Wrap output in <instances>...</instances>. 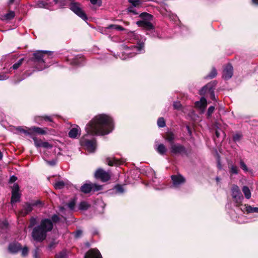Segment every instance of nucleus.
Returning <instances> with one entry per match:
<instances>
[{
	"mask_svg": "<svg viewBox=\"0 0 258 258\" xmlns=\"http://www.w3.org/2000/svg\"><path fill=\"white\" fill-rule=\"evenodd\" d=\"M113 129L112 118L105 114H99L93 118L86 125L87 134L80 140L81 146L89 153L94 152L97 148L96 139L90 136L104 135Z\"/></svg>",
	"mask_w": 258,
	"mask_h": 258,
	"instance_id": "obj_1",
	"label": "nucleus"
},
{
	"mask_svg": "<svg viewBox=\"0 0 258 258\" xmlns=\"http://www.w3.org/2000/svg\"><path fill=\"white\" fill-rule=\"evenodd\" d=\"M53 223L49 219H42L39 225L34 227L31 233L33 239L37 242L43 241L47 236V233L53 229Z\"/></svg>",
	"mask_w": 258,
	"mask_h": 258,
	"instance_id": "obj_2",
	"label": "nucleus"
},
{
	"mask_svg": "<svg viewBox=\"0 0 258 258\" xmlns=\"http://www.w3.org/2000/svg\"><path fill=\"white\" fill-rule=\"evenodd\" d=\"M52 52L48 51H37L33 54L34 55V61L36 63H40L43 64V66L40 67H37V69L38 71L42 70L45 68V63L47 58L50 57L51 55Z\"/></svg>",
	"mask_w": 258,
	"mask_h": 258,
	"instance_id": "obj_3",
	"label": "nucleus"
},
{
	"mask_svg": "<svg viewBox=\"0 0 258 258\" xmlns=\"http://www.w3.org/2000/svg\"><path fill=\"white\" fill-rule=\"evenodd\" d=\"M140 17L142 20L136 22L138 26L143 27L147 30L154 29V26L151 22L153 19L152 15L147 13H142L140 15Z\"/></svg>",
	"mask_w": 258,
	"mask_h": 258,
	"instance_id": "obj_4",
	"label": "nucleus"
},
{
	"mask_svg": "<svg viewBox=\"0 0 258 258\" xmlns=\"http://www.w3.org/2000/svg\"><path fill=\"white\" fill-rule=\"evenodd\" d=\"M70 9L77 15L84 20H86L87 17L81 8V4L79 3L72 2L70 5Z\"/></svg>",
	"mask_w": 258,
	"mask_h": 258,
	"instance_id": "obj_5",
	"label": "nucleus"
},
{
	"mask_svg": "<svg viewBox=\"0 0 258 258\" xmlns=\"http://www.w3.org/2000/svg\"><path fill=\"white\" fill-rule=\"evenodd\" d=\"M124 47L125 49L124 53L131 57L135 56L136 54L142 53L144 51L143 44H140L138 46L131 45L130 46H125Z\"/></svg>",
	"mask_w": 258,
	"mask_h": 258,
	"instance_id": "obj_6",
	"label": "nucleus"
},
{
	"mask_svg": "<svg viewBox=\"0 0 258 258\" xmlns=\"http://www.w3.org/2000/svg\"><path fill=\"white\" fill-rule=\"evenodd\" d=\"M102 189V186L92 183L90 182L84 184L81 187V190L85 194L89 193L92 190L94 191H98Z\"/></svg>",
	"mask_w": 258,
	"mask_h": 258,
	"instance_id": "obj_7",
	"label": "nucleus"
},
{
	"mask_svg": "<svg viewBox=\"0 0 258 258\" xmlns=\"http://www.w3.org/2000/svg\"><path fill=\"white\" fill-rule=\"evenodd\" d=\"M231 191L232 198L234 201L237 205L240 204L242 203L243 198L238 186L236 185H233Z\"/></svg>",
	"mask_w": 258,
	"mask_h": 258,
	"instance_id": "obj_8",
	"label": "nucleus"
},
{
	"mask_svg": "<svg viewBox=\"0 0 258 258\" xmlns=\"http://www.w3.org/2000/svg\"><path fill=\"white\" fill-rule=\"evenodd\" d=\"M20 187L17 183H15L12 190V197L11 203L13 205L15 203L20 201L21 198V194L19 192Z\"/></svg>",
	"mask_w": 258,
	"mask_h": 258,
	"instance_id": "obj_9",
	"label": "nucleus"
},
{
	"mask_svg": "<svg viewBox=\"0 0 258 258\" xmlns=\"http://www.w3.org/2000/svg\"><path fill=\"white\" fill-rule=\"evenodd\" d=\"M214 85V83H208L200 90V94L201 95H203L207 92L210 93L211 95V99L213 100H215L216 98L214 91V89L213 88Z\"/></svg>",
	"mask_w": 258,
	"mask_h": 258,
	"instance_id": "obj_10",
	"label": "nucleus"
},
{
	"mask_svg": "<svg viewBox=\"0 0 258 258\" xmlns=\"http://www.w3.org/2000/svg\"><path fill=\"white\" fill-rule=\"evenodd\" d=\"M170 152L174 154H185L186 153L185 148L180 144H172L170 147Z\"/></svg>",
	"mask_w": 258,
	"mask_h": 258,
	"instance_id": "obj_11",
	"label": "nucleus"
},
{
	"mask_svg": "<svg viewBox=\"0 0 258 258\" xmlns=\"http://www.w3.org/2000/svg\"><path fill=\"white\" fill-rule=\"evenodd\" d=\"M95 177L96 178L100 179L103 182H106L110 179V175L108 172L102 169H99L95 172Z\"/></svg>",
	"mask_w": 258,
	"mask_h": 258,
	"instance_id": "obj_12",
	"label": "nucleus"
},
{
	"mask_svg": "<svg viewBox=\"0 0 258 258\" xmlns=\"http://www.w3.org/2000/svg\"><path fill=\"white\" fill-rule=\"evenodd\" d=\"M29 131L31 132H35L40 135H46L48 134H53L54 132L53 130H49L47 127L41 128L39 127L32 126L29 129Z\"/></svg>",
	"mask_w": 258,
	"mask_h": 258,
	"instance_id": "obj_13",
	"label": "nucleus"
},
{
	"mask_svg": "<svg viewBox=\"0 0 258 258\" xmlns=\"http://www.w3.org/2000/svg\"><path fill=\"white\" fill-rule=\"evenodd\" d=\"M171 178L173 181V185L175 187H178L185 181L184 177L181 174L173 175L171 176Z\"/></svg>",
	"mask_w": 258,
	"mask_h": 258,
	"instance_id": "obj_14",
	"label": "nucleus"
},
{
	"mask_svg": "<svg viewBox=\"0 0 258 258\" xmlns=\"http://www.w3.org/2000/svg\"><path fill=\"white\" fill-rule=\"evenodd\" d=\"M84 258H102L100 251L96 248L91 249L86 253Z\"/></svg>",
	"mask_w": 258,
	"mask_h": 258,
	"instance_id": "obj_15",
	"label": "nucleus"
},
{
	"mask_svg": "<svg viewBox=\"0 0 258 258\" xmlns=\"http://www.w3.org/2000/svg\"><path fill=\"white\" fill-rule=\"evenodd\" d=\"M233 75V67L230 64H228L224 69L223 72V77L228 80L232 77Z\"/></svg>",
	"mask_w": 258,
	"mask_h": 258,
	"instance_id": "obj_16",
	"label": "nucleus"
},
{
	"mask_svg": "<svg viewBox=\"0 0 258 258\" xmlns=\"http://www.w3.org/2000/svg\"><path fill=\"white\" fill-rule=\"evenodd\" d=\"M33 207L32 203H26L23 206V208L21 211L20 214L22 216H25L32 211Z\"/></svg>",
	"mask_w": 258,
	"mask_h": 258,
	"instance_id": "obj_17",
	"label": "nucleus"
},
{
	"mask_svg": "<svg viewBox=\"0 0 258 258\" xmlns=\"http://www.w3.org/2000/svg\"><path fill=\"white\" fill-rule=\"evenodd\" d=\"M70 184V183L68 180H59L56 181L54 184V186L56 189H60L64 188L65 186L68 187Z\"/></svg>",
	"mask_w": 258,
	"mask_h": 258,
	"instance_id": "obj_18",
	"label": "nucleus"
},
{
	"mask_svg": "<svg viewBox=\"0 0 258 258\" xmlns=\"http://www.w3.org/2000/svg\"><path fill=\"white\" fill-rule=\"evenodd\" d=\"M21 249V246L18 242L12 243L9 245V250L13 253H16Z\"/></svg>",
	"mask_w": 258,
	"mask_h": 258,
	"instance_id": "obj_19",
	"label": "nucleus"
},
{
	"mask_svg": "<svg viewBox=\"0 0 258 258\" xmlns=\"http://www.w3.org/2000/svg\"><path fill=\"white\" fill-rule=\"evenodd\" d=\"M80 129L77 126L76 127H74L70 131L69 133V136L71 138H76L78 135L80 134Z\"/></svg>",
	"mask_w": 258,
	"mask_h": 258,
	"instance_id": "obj_20",
	"label": "nucleus"
},
{
	"mask_svg": "<svg viewBox=\"0 0 258 258\" xmlns=\"http://www.w3.org/2000/svg\"><path fill=\"white\" fill-rule=\"evenodd\" d=\"M206 105L207 100L204 97H202L200 101L195 102V106L200 109H204Z\"/></svg>",
	"mask_w": 258,
	"mask_h": 258,
	"instance_id": "obj_21",
	"label": "nucleus"
},
{
	"mask_svg": "<svg viewBox=\"0 0 258 258\" xmlns=\"http://www.w3.org/2000/svg\"><path fill=\"white\" fill-rule=\"evenodd\" d=\"M165 140L169 142L171 145L174 144V141L175 139V135L171 132H168L165 136Z\"/></svg>",
	"mask_w": 258,
	"mask_h": 258,
	"instance_id": "obj_22",
	"label": "nucleus"
},
{
	"mask_svg": "<svg viewBox=\"0 0 258 258\" xmlns=\"http://www.w3.org/2000/svg\"><path fill=\"white\" fill-rule=\"evenodd\" d=\"M43 119L45 121L52 122V118L50 116H37L35 117V121L38 124L42 123V120Z\"/></svg>",
	"mask_w": 258,
	"mask_h": 258,
	"instance_id": "obj_23",
	"label": "nucleus"
},
{
	"mask_svg": "<svg viewBox=\"0 0 258 258\" xmlns=\"http://www.w3.org/2000/svg\"><path fill=\"white\" fill-rule=\"evenodd\" d=\"M36 6L39 8H45L48 9H50L51 7L50 4L43 1H38Z\"/></svg>",
	"mask_w": 258,
	"mask_h": 258,
	"instance_id": "obj_24",
	"label": "nucleus"
},
{
	"mask_svg": "<svg viewBox=\"0 0 258 258\" xmlns=\"http://www.w3.org/2000/svg\"><path fill=\"white\" fill-rule=\"evenodd\" d=\"M156 151L161 155H165L167 152V148L163 144H159L156 148Z\"/></svg>",
	"mask_w": 258,
	"mask_h": 258,
	"instance_id": "obj_25",
	"label": "nucleus"
},
{
	"mask_svg": "<svg viewBox=\"0 0 258 258\" xmlns=\"http://www.w3.org/2000/svg\"><path fill=\"white\" fill-rule=\"evenodd\" d=\"M242 191L245 197L247 199H249L251 197V192L249 188L246 186H244L242 187Z\"/></svg>",
	"mask_w": 258,
	"mask_h": 258,
	"instance_id": "obj_26",
	"label": "nucleus"
},
{
	"mask_svg": "<svg viewBox=\"0 0 258 258\" xmlns=\"http://www.w3.org/2000/svg\"><path fill=\"white\" fill-rule=\"evenodd\" d=\"M245 211L247 213H258V208L248 206L245 207Z\"/></svg>",
	"mask_w": 258,
	"mask_h": 258,
	"instance_id": "obj_27",
	"label": "nucleus"
},
{
	"mask_svg": "<svg viewBox=\"0 0 258 258\" xmlns=\"http://www.w3.org/2000/svg\"><path fill=\"white\" fill-rule=\"evenodd\" d=\"M90 207L89 204L87 203L86 202H82L80 203L79 205V209L80 210H87Z\"/></svg>",
	"mask_w": 258,
	"mask_h": 258,
	"instance_id": "obj_28",
	"label": "nucleus"
},
{
	"mask_svg": "<svg viewBox=\"0 0 258 258\" xmlns=\"http://www.w3.org/2000/svg\"><path fill=\"white\" fill-rule=\"evenodd\" d=\"M83 60V57L81 56H77L75 57L72 63L74 65H80L81 64L82 61Z\"/></svg>",
	"mask_w": 258,
	"mask_h": 258,
	"instance_id": "obj_29",
	"label": "nucleus"
},
{
	"mask_svg": "<svg viewBox=\"0 0 258 258\" xmlns=\"http://www.w3.org/2000/svg\"><path fill=\"white\" fill-rule=\"evenodd\" d=\"M76 203V199L74 198L72 199L68 204H67L68 207L70 209V210L72 211L74 209Z\"/></svg>",
	"mask_w": 258,
	"mask_h": 258,
	"instance_id": "obj_30",
	"label": "nucleus"
},
{
	"mask_svg": "<svg viewBox=\"0 0 258 258\" xmlns=\"http://www.w3.org/2000/svg\"><path fill=\"white\" fill-rule=\"evenodd\" d=\"M130 4H132L131 6L139 7L142 4V0H128Z\"/></svg>",
	"mask_w": 258,
	"mask_h": 258,
	"instance_id": "obj_31",
	"label": "nucleus"
},
{
	"mask_svg": "<svg viewBox=\"0 0 258 258\" xmlns=\"http://www.w3.org/2000/svg\"><path fill=\"white\" fill-rule=\"evenodd\" d=\"M107 29H114L118 31H122L124 30V28L118 25H110L107 27Z\"/></svg>",
	"mask_w": 258,
	"mask_h": 258,
	"instance_id": "obj_32",
	"label": "nucleus"
},
{
	"mask_svg": "<svg viewBox=\"0 0 258 258\" xmlns=\"http://www.w3.org/2000/svg\"><path fill=\"white\" fill-rule=\"evenodd\" d=\"M23 60V58L19 59L17 62L13 65L11 68H12L13 70H17L22 65Z\"/></svg>",
	"mask_w": 258,
	"mask_h": 258,
	"instance_id": "obj_33",
	"label": "nucleus"
},
{
	"mask_svg": "<svg viewBox=\"0 0 258 258\" xmlns=\"http://www.w3.org/2000/svg\"><path fill=\"white\" fill-rule=\"evenodd\" d=\"M217 75V71L215 68H213L211 73L208 75L206 78L212 79L214 78Z\"/></svg>",
	"mask_w": 258,
	"mask_h": 258,
	"instance_id": "obj_34",
	"label": "nucleus"
},
{
	"mask_svg": "<svg viewBox=\"0 0 258 258\" xmlns=\"http://www.w3.org/2000/svg\"><path fill=\"white\" fill-rule=\"evenodd\" d=\"M15 16V12L14 11H10L5 15V18L8 20H11L14 18Z\"/></svg>",
	"mask_w": 258,
	"mask_h": 258,
	"instance_id": "obj_35",
	"label": "nucleus"
},
{
	"mask_svg": "<svg viewBox=\"0 0 258 258\" xmlns=\"http://www.w3.org/2000/svg\"><path fill=\"white\" fill-rule=\"evenodd\" d=\"M157 124L160 127H163L165 126V120L163 117H160L158 119Z\"/></svg>",
	"mask_w": 258,
	"mask_h": 258,
	"instance_id": "obj_36",
	"label": "nucleus"
},
{
	"mask_svg": "<svg viewBox=\"0 0 258 258\" xmlns=\"http://www.w3.org/2000/svg\"><path fill=\"white\" fill-rule=\"evenodd\" d=\"M33 139L34 142V144L37 147H41V144L43 142V141L41 140H38L36 137H33Z\"/></svg>",
	"mask_w": 258,
	"mask_h": 258,
	"instance_id": "obj_37",
	"label": "nucleus"
},
{
	"mask_svg": "<svg viewBox=\"0 0 258 258\" xmlns=\"http://www.w3.org/2000/svg\"><path fill=\"white\" fill-rule=\"evenodd\" d=\"M67 254L66 251H62L56 254L55 258H67Z\"/></svg>",
	"mask_w": 258,
	"mask_h": 258,
	"instance_id": "obj_38",
	"label": "nucleus"
},
{
	"mask_svg": "<svg viewBox=\"0 0 258 258\" xmlns=\"http://www.w3.org/2000/svg\"><path fill=\"white\" fill-rule=\"evenodd\" d=\"M242 138V135L240 134L237 133L233 136V140L234 142L239 141Z\"/></svg>",
	"mask_w": 258,
	"mask_h": 258,
	"instance_id": "obj_39",
	"label": "nucleus"
},
{
	"mask_svg": "<svg viewBox=\"0 0 258 258\" xmlns=\"http://www.w3.org/2000/svg\"><path fill=\"white\" fill-rule=\"evenodd\" d=\"M107 161H123L122 159H118L114 156L109 157L107 158Z\"/></svg>",
	"mask_w": 258,
	"mask_h": 258,
	"instance_id": "obj_40",
	"label": "nucleus"
},
{
	"mask_svg": "<svg viewBox=\"0 0 258 258\" xmlns=\"http://www.w3.org/2000/svg\"><path fill=\"white\" fill-rule=\"evenodd\" d=\"M36 223H37V218H34V217L31 218L30 219V225L29 226V228L33 227L36 224Z\"/></svg>",
	"mask_w": 258,
	"mask_h": 258,
	"instance_id": "obj_41",
	"label": "nucleus"
},
{
	"mask_svg": "<svg viewBox=\"0 0 258 258\" xmlns=\"http://www.w3.org/2000/svg\"><path fill=\"white\" fill-rule=\"evenodd\" d=\"M90 3L93 5H98V6H100L102 4L101 0H89Z\"/></svg>",
	"mask_w": 258,
	"mask_h": 258,
	"instance_id": "obj_42",
	"label": "nucleus"
},
{
	"mask_svg": "<svg viewBox=\"0 0 258 258\" xmlns=\"http://www.w3.org/2000/svg\"><path fill=\"white\" fill-rule=\"evenodd\" d=\"M52 145H50L48 142H43L41 144V147L44 148H52Z\"/></svg>",
	"mask_w": 258,
	"mask_h": 258,
	"instance_id": "obj_43",
	"label": "nucleus"
},
{
	"mask_svg": "<svg viewBox=\"0 0 258 258\" xmlns=\"http://www.w3.org/2000/svg\"><path fill=\"white\" fill-rule=\"evenodd\" d=\"M240 167L245 172H251V170L248 169L244 162H240Z\"/></svg>",
	"mask_w": 258,
	"mask_h": 258,
	"instance_id": "obj_44",
	"label": "nucleus"
},
{
	"mask_svg": "<svg viewBox=\"0 0 258 258\" xmlns=\"http://www.w3.org/2000/svg\"><path fill=\"white\" fill-rule=\"evenodd\" d=\"M215 109V107L213 106H211L209 107L207 111V115L209 117L211 115V114L213 113Z\"/></svg>",
	"mask_w": 258,
	"mask_h": 258,
	"instance_id": "obj_45",
	"label": "nucleus"
},
{
	"mask_svg": "<svg viewBox=\"0 0 258 258\" xmlns=\"http://www.w3.org/2000/svg\"><path fill=\"white\" fill-rule=\"evenodd\" d=\"M136 7L130 6L128 8L127 10L129 12L132 13L135 15L138 14V13L136 12V9H135Z\"/></svg>",
	"mask_w": 258,
	"mask_h": 258,
	"instance_id": "obj_46",
	"label": "nucleus"
},
{
	"mask_svg": "<svg viewBox=\"0 0 258 258\" xmlns=\"http://www.w3.org/2000/svg\"><path fill=\"white\" fill-rule=\"evenodd\" d=\"M53 1L55 4H59V7H62L64 5L63 0H54Z\"/></svg>",
	"mask_w": 258,
	"mask_h": 258,
	"instance_id": "obj_47",
	"label": "nucleus"
},
{
	"mask_svg": "<svg viewBox=\"0 0 258 258\" xmlns=\"http://www.w3.org/2000/svg\"><path fill=\"white\" fill-rule=\"evenodd\" d=\"M230 173L231 174H237L238 173V169L236 166H231L230 168Z\"/></svg>",
	"mask_w": 258,
	"mask_h": 258,
	"instance_id": "obj_48",
	"label": "nucleus"
},
{
	"mask_svg": "<svg viewBox=\"0 0 258 258\" xmlns=\"http://www.w3.org/2000/svg\"><path fill=\"white\" fill-rule=\"evenodd\" d=\"M115 189L116 191L119 193H122L124 191L123 187L121 185H118L116 186Z\"/></svg>",
	"mask_w": 258,
	"mask_h": 258,
	"instance_id": "obj_49",
	"label": "nucleus"
},
{
	"mask_svg": "<svg viewBox=\"0 0 258 258\" xmlns=\"http://www.w3.org/2000/svg\"><path fill=\"white\" fill-rule=\"evenodd\" d=\"M28 253V249L27 247H24L22 250V255L24 256L27 255Z\"/></svg>",
	"mask_w": 258,
	"mask_h": 258,
	"instance_id": "obj_50",
	"label": "nucleus"
},
{
	"mask_svg": "<svg viewBox=\"0 0 258 258\" xmlns=\"http://www.w3.org/2000/svg\"><path fill=\"white\" fill-rule=\"evenodd\" d=\"M173 107L175 109H179L181 107V104L179 102H175L173 104Z\"/></svg>",
	"mask_w": 258,
	"mask_h": 258,
	"instance_id": "obj_51",
	"label": "nucleus"
},
{
	"mask_svg": "<svg viewBox=\"0 0 258 258\" xmlns=\"http://www.w3.org/2000/svg\"><path fill=\"white\" fill-rule=\"evenodd\" d=\"M8 225V223L7 221H0V227L2 228L4 227H7Z\"/></svg>",
	"mask_w": 258,
	"mask_h": 258,
	"instance_id": "obj_52",
	"label": "nucleus"
},
{
	"mask_svg": "<svg viewBox=\"0 0 258 258\" xmlns=\"http://www.w3.org/2000/svg\"><path fill=\"white\" fill-rule=\"evenodd\" d=\"M52 220L54 222H56L59 221V218L57 215H54L52 216Z\"/></svg>",
	"mask_w": 258,
	"mask_h": 258,
	"instance_id": "obj_53",
	"label": "nucleus"
},
{
	"mask_svg": "<svg viewBox=\"0 0 258 258\" xmlns=\"http://www.w3.org/2000/svg\"><path fill=\"white\" fill-rule=\"evenodd\" d=\"M17 180V177L14 175H13L10 177L9 182L11 183L14 182Z\"/></svg>",
	"mask_w": 258,
	"mask_h": 258,
	"instance_id": "obj_54",
	"label": "nucleus"
},
{
	"mask_svg": "<svg viewBox=\"0 0 258 258\" xmlns=\"http://www.w3.org/2000/svg\"><path fill=\"white\" fill-rule=\"evenodd\" d=\"M32 204L33 205V206H39V205H42V203L41 202V201L38 200V201H36L35 202H33L32 203Z\"/></svg>",
	"mask_w": 258,
	"mask_h": 258,
	"instance_id": "obj_55",
	"label": "nucleus"
},
{
	"mask_svg": "<svg viewBox=\"0 0 258 258\" xmlns=\"http://www.w3.org/2000/svg\"><path fill=\"white\" fill-rule=\"evenodd\" d=\"M18 131H19L20 132L24 133V134H25L26 135H29L30 134V133L28 131H26V130H25L23 128H18Z\"/></svg>",
	"mask_w": 258,
	"mask_h": 258,
	"instance_id": "obj_56",
	"label": "nucleus"
},
{
	"mask_svg": "<svg viewBox=\"0 0 258 258\" xmlns=\"http://www.w3.org/2000/svg\"><path fill=\"white\" fill-rule=\"evenodd\" d=\"M82 231L78 230L75 233V235L76 237H79L82 234Z\"/></svg>",
	"mask_w": 258,
	"mask_h": 258,
	"instance_id": "obj_57",
	"label": "nucleus"
},
{
	"mask_svg": "<svg viewBox=\"0 0 258 258\" xmlns=\"http://www.w3.org/2000/svg\"><path fill=\"white\" fill-rule=\"evenodd\" d=\"M34 258H39L38 256V248H37L34 251Z\"/></svg>",
	"mask_w": 258,
	"mask_h": 258,
	"instance_id": "obj_58",
	"label": "nucleus"
},
{
	"mask_svg": "<svg viewBox=\"0 0 258 258\" xmlns=\"http://www.w3.org/2000/svg\"><path fill=\"white\" fill-rule=\"evenodd\" d=\"M55 163L56 162H48V164L51 166H54L55 165Z\"/></svg>",
	"mask_w": 258,
	"mask_h": 258,
	"instance_id": "obj_59",
	"label": "nucleus"
},
{
	"mask_svg": "<svg viewBox=\"0 0 258 258\" xmlns=\"http://www.w3.org/2000/svg\"><path fill=\"white\" fill-rule=\"evenodd\" d=\"M117 162H108V165L109 166H113L115 164L114 163H117Z\"/></svg>",
	"mask_w": 258,
	"mask_h": 258,
	"instance_id": "obj_60",
	"label": "nucleus"
},
{
	"mask_svg": "<svg viewBox=\"0 0 258 258\" xmlns=\"http://www.w3.org/2000/svg\"><path fill=\"white\" fill-rule=\"evenodd\" d=\"M215 134H216V137H217V138L219 137V136H220V134H219V132H218V131H216Z\"/></svg>",
	"mask_w": 258,
	"mask_h": 258,
	"instance_id": "obj_61",
	"label": "nucleus"
},
{
	"mask_svg": "<svg viewBox=\"0 0 258 258\" xmlns=\"http://www.w3.org/2000/svg\"><path fill=\"white\" fill-rule=\"evenodd\" d=\"M252 1L253 3L258 5V0H252Z\"/></svg>",
	"mask_w": 258,
	"mask_h": 258,
	"instance_id": "obj_62",
	"label": "nucleus"
},
{
	"mask_svg": "<svg viewBox=\"0 0 258 258\" xmlns=\"http://www.w3.org/2000/svg\"><path fill=\"white\" fill-rule=\"evenodd\" d=\"M14 1L15 0H10L9 2V4L11 5V4H13V3L14 2Z\"/></svg>",
	"mask_w": 258,
	"mask_h": 258,
	"instance_id": "obj_63",
	"label": "nucleus"
},
{
	"mask_svg": "<svg viewBox=\"0 0 258 258\" xmlns=\"http://www.w3.org/2000/svg\"><path fill=\"white\" fill-rule=\"evenodd\" d=\"M3 157V154L0 151V160L2 159Z\"/></svg>",
	"mask_w": 258,
	"mask_h": 258,
	"instance_id": "obj_64",
	"label": "nucleus"
}]
</instances>
